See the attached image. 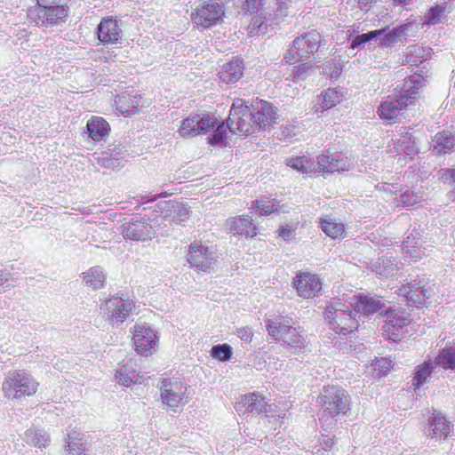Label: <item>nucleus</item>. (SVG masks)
I'll list each match as a JSON object with an SVG mask.
<instances>
[{"label": "nucleus", "instance_id": "nucleus-46", "mask_svg": "<svg viewBox=\"0 0 455 455\" xmlns=\"http://www.w3.org/2000/svg\"><path fill=\"white\" fill-rule=\"evenodd\" d=\"M314 72V68L312 66H308L307 63H302L301 65L296 66L292 70V80L294 82H299L305 80L307 76H309Z\"/></svg>", "mask_w": 455, "mask_h": 455}, {"label": "nucleus", "instance_id": "nucleus-36", "mask_svg": "<svg viewBox=\"0 0 455 455\" xmlns=\"http://www.w3.org/2000/svg\"><path fill=\"white\" fill-rule=\"evenodd\" d=\"M410 24H403L394 28L392 30L384 32L380 38V44L382 46H390L393 44L403 41L407 36Z\"/></svg>", "mask_w": 455, "mask_h": 455}, {"label": "nucleus", "instance_id": "nucleus-43", "mask_svg": "<svg viewBox=\"0 0 455 455\" xmlns=\"http://www.w3.org/2000/svg\"><path fill=\"white\" fill-rule=\"evenodd\" d=\"M233 349L228 344H219L213 346L211 349V355L220 361L225 362L231 358Z\"/></svg>", "mask_w": 455, "mask_h": 455}, {"label": "nucleus", "instance_id": "nucleus-63", "mask_svg": "<svg viewBox=\"0 0 455 455\" xmlns=\"http://www.w3.org/2000/svg\"><path fill=\"white\" fill-rule=\"evenodd\" d=\"M395 4L402 6L408 5L411 3V0H393Z\"/></svg>", "mask_w": 455, "mask_h": 455}, {"label": "nucleus", "instance_id": "nucleus-11", "mask_svg": "<svg viewBox=\"0 0 455 455\" xmlns=\"http://www.w3.org/2000/svg\"><path fill=\"white\" fill-rule=\"evenodd\" d=\"M224 14L221 5L212 0L204 1L196 6L190 14L192 23L196 28H208L215 25Z\"/></svg>", "mask_w": 455, "mask_h": 455}, {"label": "nucleus", "instance_id": "nucleus-32", "mask_svg": "<svg viewBox=\"0 0 455 455\" xmlns=\"http://www.w3.org/2000/svg\"><path fill=\"white\" fill-rule=\"evenodd\" d=\"M435 366V360L432 361L431 358H428L415 368L411 380L415 390L419 389L427 381Z\"/></svg>", "mask_w": 455, "mask_h": 455}, {"label": "nucleus", "instance_id": "nucleus-38", "mask_svg": "<svg viewBox=\"0 0 455 455\" xmlns=\"http://www.w3.org/2000/svg\"><path fill=\"white\" fill-rule=\"evenodd\" d=\"M23 440L36 447H46L50 441L49 435L40 429H28L23 435Z\"/></svg>", "mask_w": 455, "mask_h": 455}, {"label": "nucleus", "instance_id": "nucleus-12", "mask_svg": "<svg viewBox=\"0 0 455 455\" xmlns=\"http://www.w3.org/2000/svg\"><path fill=\"white\" fill-rule=\"evenodd\" d=\"M216 123L217 118L213 115L194 114L181 122L178 132L182 138L194 137L213 129Z\"/></svg>", "mask_w": 455, "mask_h": 455}, {"label": "nucleus", "instance_id": "nucleus-8", "mask_svg": "<svg viewBox=\"0 0 455 455\" xmlns=\"http://www.w3.org/2000/svg\"><path fill=\"white\" fill-rule=\"evenodd\" d=\"M134 307L132 299L113 296L100 305V314L113 326L119 327Z\"/></svg>", "mask_w": 455, "mask_h": 455}, {"label": "nucleus", "instance_id": "nucleus-15", "mask_svg": "<svg viewBox=\"0 0 455 455\" xmlns=\"http://www.w3.org/2000/svg\"><path fill=\"white\" fill-rule=\"evenodd\" d=\"M188 387L178 379H164L160 391L162 403L170 408L178 407L186 402Z\"/></svg>", "mask_w": 455, "mask_h": 455}, {"label": "nucleus", "instance_id": "nucleus-10", "mask_svg": "<svg viewBox=\"0 0 455 455\" xmlns=\"http://www.w3.org/2000/svg\"><path fill=\"white\" fill-rule=\"evenodd\" d=\"M122 233L124 237L126 239L146 241L158 234H167V230H163V228L159 226L158 221L155 217L149 220V222L145 219L135 220L123 226Z\"/></svg>", "mask_w": 455, "mask_h": 455}, {"label": "nucleus", "instance_id": "nucleus-18", "mask_svg": "<svg viewBox=\"0 0 455 455\" xmlns=\"http://www.w3.org/2000/svg\"><path fill=\"white\" fill-rule=\"evenodd\" d=\"M350 301L358 319L361 318L359 314L366 316H370L375 313L386 315L387 311L390 308V306H387L385 301L378 296H353Z\"/></svg>", "mask_w": 455, "mask_h": 455}, {"label": "nucleus", "instance_id": "nucleus-30", "mask_svg": "<svg viewBox=\"0 0 455 455\" xmlns=\"http://www.w3.org/2000/svg\"><path fill=\"white\" fill-rule=\"evenodd\" d=\"M322 231L332 239H342L346 236L345 225L335 218L325 216L320 219Z\"/></svg>", "mask_w": 455, "mask_h": 455}, {"label": "nucleus", "instance_id": "nucleus-61", "mask_svg": "<svg viewBox=\"0 0 455 455\" xmlns=\"http://www.w3.org/2000/svg\"><path fill=\"white\" fill-rule=\"evenodd\" d=\"M8 280V275L4 274L3 270H0V286L6 283Z\"/></svg>", "mask_w": 455, "mask_h": 455}, {"label": "nucleus", "instance_id": "nucleus-59", "mask_svg": "<svg viewBox=\"0 0 455 455\" xmlns=\"http://www.w3.org/2000/svg\"><path fill=\"white\" fill-rule=\"evenodd\" d=\"M442 179L445 181L455 180V169H446L442 172Z\"/></svg>", "mask_w": 455, "mask_h": 455}, {"label": "nucleus", "instance_id": "nucleus-4", "mask_svg": "<svg viewBox=\"0 0 455 455\" xmlns=\"http://www.w3.org/2000/svg\"><path fill=\"white\" fill-rule=\"evenodd\" d=\"M322 418L327 422L330 419L337 421L350 410V401L345 389L337 386L324 387L319 396Z\"/></svg>", "mask_w": 455, "mask_h": 455}, {"label": "nucleus", "instance_id": "nucleus-20", "mask_svg": "<svg viewBox=\"0 0 455 455\" xmlns=\"http://www.w3.org/2000/svg\"><path fill=\"white\" fill-rule=\"evenodd\" d=\"M451 428V422L441 412L434 411L427 419L425 434L428 438L435 440L448 437Z\"/></svg>", "mask_w": 455, "mask_h": 455}, {"label": "nucleus", "instance_id": "nucleus-2", "mask_svg": "<svg viewBox=\"0 0 455 455\" xmlns=\"http://www.w3.org/2000/svg\"><path fill=\"white\" fill-rule=\"evenodd\" d=\"M266 327L270 336L285 344L292 353L299 354L306 350L307 332L296 327L291 317L283 315H275L267 320Z\"/></svg>", "mask_w": 455, "mask_h": 455}, {"label": "nucleus", "instance_id": "nucleus-17", "mask_svg": "<svg viewBox=\"0 0 455 455\" xmlns=\"http://www.w3.org/2000/svg\"><path fill=\"white\" fill-rule=\"evenodd\" d=\"M29 18L37 27L58 24L68 15V9L62 5L41 4L34 11L29 12Z\"/></svg>", "mask_w": 455, "mask_h": 455}, {"label": "nucleus", "instance_id": "nucleus-28", "mask_svg": "<svg viewBox=\"0 0 455 455\" xmlns=\"http://www.w3.org/2000/svg\"><path fill=\"white\" fill-rule=\"evenodd\" d=\"M245 411L251 413H267L270 405L267 403L266 399L262 397L259 393H251L242 397L240 402Z\"/></svg>", "mask_w": 455, "mask_h": 455}, {"label": "nucleus", "instance_id": "nucleus-44", "mask_svg": "<svg viewBox=\"0 0 455 455\" xmlns=\"http://www.w3.org/2000/svg\"><path fill=\"white\" fill-rule=\"evenodd\" d=\"M67 455H85L86 443L82 439L72 437L68 435Z\"/></svg>", "mask_w": 455, "mask_h": 455}, {"label": "nucleus", "instance_id": "nucleus-21", "mask_svg": "<svg viewBox=\"0 0 455 455\" xmlns=\"http://www.w3.org/2000/svg\"><path fill=\"white\" fill-rule=\"evenodd\" d=\"M251 115L259 129H266L271 126L277 118L276 109L274 106L263 100H257L252 104Z\"/></svg>", "mask_w": 455, "mask_h": 455}, {"label": "nucleus", "instance_id": "nucleus-6", "mask_svg": "<svg viewBox=\"0 0 455 455\" xmlns=\"http://www.w3.org/2000/svg\"><path fill=\"white\" fill-rule=\"evenodd\" d=\"M227 125L230 132L241 135L251 134L258 128L248 106L240 98H235L233 101Z\"/></svg>", "mask_w": 455, "mask_h": 455}, {"label": "nucleus", "instance_id": "nucleus-55", "mask_svg": "<svg viewBox=\"0 0 455 455\" xmlns=\"http://www.w3.org/2000/svg\"><path fill=\"white\" fill-rule=\"evenodd\" d=\"M237 337L244 342H251L253 337V332L249 327H242L236 331Z\"/></svg>", "mask_w": 455, "mask_h": 455}, {"label": "nucleus", "instance_id": "nucleus-60", "mask_svg": "<svg viewBox=\"0 0 455 455\" xmlns=\"http://www.w3.org/2000/svg\"><path fill=\"white\" fill-rule=\"evenodd\" d=\"M405 244L416 246L418 244V242L415 240V237L412 235H410L406 237V240L403 242V248H405Z\"/></svg>", "mask_w": 455, "mask_h": 455}, {"label": "nucleus", "instance_id": "nucleus-64", "mask_svg": "<svg viewBox=\"0 0 455 455\" xmlns=\"http://www.w3.org/2000/svg\"><path fill=\"white\" fill-rule=\"evenodd\" d=\"M37 1V4L38 5L40 6L41 4H54L56 2V0H36Z\"/></svg>", "mask_w": 455, "mask_h": 455}, {"label": "nucleus", "instance_id": "nucleus-62", "mask_svg": "<svg viewBox=\"0 0 455 455\" xmlns=\"http://www.w3.org/2000/svg\"><path fill=\"white\" fill-rule=\"evenodd\" d=\"M394 188V186L393 185H389V184H383L381 187H380V189H383L384 191H388L390 193H393L394 190L392 189ZM397 191V188H395V192Z\"/></svg>", "mask_w": 455, "mask_h": 455}, {"label": "nucleus", "instance_id": "nucleus-5", "mask_svg": "<svg viewBox=\"0 0 455 455\" xmlns=\"http://www.w3.org/2000/svg\"><path fill=\"white\" fill-rule=\"evenodd\" d=\"M38 385V382L26 371L12 370L6 373L2 390L7 398L18 399L34 395Z\"/></svg>", "mask_w": 455, "mask_h": 455}, {"label": "nucleus", "instance_id": "nucleus-37", "mask_svg": "<svg viewBox=\"0 0 455 455\" xmlns=\"http://www.w3.org/2000/svg\"><path fill=\"white\" fill-rule=\"evenodd\" d=\"M287 166L299 172L310 174L315 170V161L309 159L306 156L291 157L286 160Z\"/></svg>", "mask_w": 455, "mask_h": 455}, {"label": "nucleus", "instance_id": "nucleus-16", "mask_svg": "<svg viewBox=\"0 0 455 455\" xmlns=\"http://www.w3.org/2000/svg\"><path fill=\"white\" fill-rule=\"evenodd\" d=\"M132 332V343L137 353L145 356L150 355L157 345L156 332L145 324H135Z\"/></svg>", "mask_w": 455, "mask_h": 455}, {"label": "nucleus", "instance_id": "nucleus-22", "mask_svg": "<svg viewBox=\"0 0 455 455\" xmlns=\"http://www.w3.org/2000/svg\"><path fill=\"white\" fill-rule=\"evenodd\" d=\"M97 36L101 43L110 44L118 43L123 32L116 20L104 18L97 27Z\"/></svg>", "mask_w": 455, "mask_h": 455}, {"label": "nucleus", "instance_id": "nucleus-50", "mask_svg": "<svg viewBox=\"0 0 455 455\" xmlns=\"http://www.w3.org/2000/svg\"><path fill=\"white\" fill-rule=\"evenodd\" d=\"M401 202L405 206H413L423 199V195L420 192H414L407 190L401 195Z\"/></svg>", "mask_w": 455, "mask_h": 455}, {"label": "nucleus", "instance_id": "nucleus-58", "mask_svg": "<svg viewBox=\"0 0 455 455\" xmlns=\"http://www.w3.org/2000/svg\"><path fill=\"white\" fill-rule=\"evenodd\" d=\"M279 235L288 241L293 237V229L288 227H283L279 229Z\"/></svg>", "mask_w": 455, "mask_h": 455}, {"label": "nucleus", "instance_id": "nucleus-14", "mask_svg": "<svg viewBox=\"0 0 455 455\" xmlns=\"http://www.w3.org/2000/svg\"><path fill=\"white\" fill-rule=\"evenodd\" d=\"M217 252L213 246H207L202 243H191L188 253V261L191 267L201 271L213 269L217 262Z\"/></svg>", "mask_w": 455, "mask_h": 455}, {"label": "nucleus", "instance_id": "nucleus-35", "mask_svg": "<svg viewBox=\"0 0 455 455\" xmlns=\"http://www.w3.org/2000/svg\"><path fill=\"white\" fill-rule=\"evenodd\" d=\"M435 364L444 370L455 371V346L442 348L435 357Z\"/></svg>", "mask_w": 455, "mask_h": 455}, {"label": "nucleus", "instance_id": "nucleus-48", "mask_svg": "<svg viewBox=\"0 0 455 455\" xmlns=\"http://www.w3.org/2000/svg\"><path fill=\"white\" fill-rule=\"evenodd\" d=\"M375 375L379 378L386 375L391 367V361L387 358L381 357L371 363Z\"/></svg>", "mask_w": 455, "mask_h": 455}, {"label": "nucleus", "instance_id": "nucleus-54", "mask_svg": "<svg viewBox=\"0 0 455 455\" xmlns=\"http://www.w3.org/2000/svg\"><path fill=\"white\" fill-rule=\"evenodd\" d=\"M403 251L404 258L409 259L411 261H416L421 258L422 251L416 246L405 244V248H403Z\"/></svg>", "mask_w": 455, "mask_h": 455}, {"label": "nucleus", "instance_id": "nucleus-19", "mask_svg": "<svg viewBox=\"0 0 455 455\" xmlns=\"http://www.w3.org/2000/svg\"><path fill=\"white\" fill-rule=\"evenodd\" d=\"M293 285L297 294L304 299H312L318 296L322 291V280L309 272H299L293 279Z\"/></svg>", "mask_w": 455, "mask_h": 455}, {"label": "nucleus", "instance_id": "nucleus-9", "mask_svg": "<svg viewBox=\"0 0 455 455\" xmlns=\"http://www.w3.org/2000/svg\"><path fill=\"white\" fill-rule=\"evenodd\" d=\"M386 320L382 326L383 336L389 340L398 341L410 334L408 325L411 323L410 315L404 310L391 309L387 311Z\"/></svg>", "mask_w": 455, "mask_h": 455}, {"label": "nucleus", "instance_id": "nucleus-45", "mask_svg": "<svg viewBox=\"0 0 455 455\" xmlns=\"http://www.w3.org/2000/svg\"><path fill=\"white\" fill-rule=\"evenodd\" d=\"M332 164L329 168V173L343 172L349 171L352 167V163L347 157L333 156Z\"/></svg>", "mask_w": 455, "mask_h": 455}, {"label": "nucleus", "instance_id": "nucleus-52", "mask_svg": "<svg viewBox=\"0 0 455 455\" xmlns=\"http://www.w3.org/2000/svg\"><path fill=\"white\" fill-rule=\"evenodd\" d=\"M299 132L300 127L293 124H288L281 127L280 133L277 134V137L281 140H289L296 136Z\"/></svg>", "mask_w": 455, "mask_h": 455}, {"label": "nucleus", "instance_id": "nucleus-7", "mask_svg": "<svg viewBox=\"0 0 455 455\" xmlns=\"http://www.w3.org/2000/svg\"><path fill=\"white\" fill-rule=\"evenodd\" d=\"M320 42L321 35L316 30H311L304 36L297 37L284 55L286 63L293 64L308 60L311 54L318 50Z\"/></svg>", "mask_w": 455, "mask_h": 455}, {"label": "nucleus", "instance_id": "nucleus-29", "mask_svg": "<svg viewBox=\"0 0 455 455\" xmlns=\"http://www.w3.org/2000/svg\"><path fill=\"white\" fill-rule=\"evenodd\" d=\"M400 268L401 263L397 259L388 255L371 264L372 271L384 277L395 275Z\"/></svg>", "mask_w": 455, "mask_h": 455}, {"label": "nucleus", "instance_id": "nucleus-27", "mask_svg": "<svg viewBox=\"0 0 455 455\" xmlns=\"http://www.w3.org/2000/svg\"><path fill=\"white\" fill-rule=\"evenodd\" d=\"M82 279L87 287L99 290L105 286L107 274L103 267L94 266L82 273Z\"/></svg>", "mask_w": 455, "mask_h": 455}, {"label": "nucleus", "instance_id": "nucleus-51", "mask_svg": "<svg viewBox=\"0 0 455 455\" xmlns=\"http://www.w3.org/2000/svg\"><path fill=\"white\" fill-rule=\"evenodd\" d=\"M333 156H325L321 155L318 156L316 158V162H315V170L314 172H328L329 173V168L331 167L332 162Z\"/></svg>", "mask_w": 455, "mask_h": 455}, {"label": "nucleus", "instance_id": "nucleus-26", "mask_svg": "<svg viewBox=\"0 0 455 455\" xmlns=\"http://www.w3.org/2000/svg\"><path fill=\"white\" fill-rule=\"evenodd\" d=\"M133 365L134 363L131 360L119 367L116 372V379L118 383L125 387L141 383L143 376L134 369Z\"/></svg>", "mask_w": 455, "mask_h": 455}, {"label": "nucleus", "instance_id": "nucleus-24", "mask_svg": "<svg viewBox=\"0 0 455 455\" xmlns=\"http://www.w3.org/2000/svg\"><path fill=\"white\" fill-rule=\"evenodd\" d=\"M226 228L233 235L254 237L257 235V228L253 224L252 217L243 215L227 220Z\"/></svg>", "mask_w": 455, "mask_h": 455}, {"label": "nucleus", "instance_id": "nucleus-57", "mask_svg": "<svg viewBox=\"0 0 455 455\" xmlns=\"http://www.w3.org/2000/svg\"><path fill=\"white\" fill-rule=\"evenodd\" d=\"M288 2L289 1H280V3H277V8L275 10V16L278 17H285L288 15Z\"/></svg>", "mask_w": 455, "mask_h": 455}, {"label": "nucleus", "instance_id": "nucleus-33", "mask_svg": "<svg viewBox=\"0 0 455 455\" xmlns=\"http://www.w3.org/2000/svg\"><path fill=\"white\" fill-rule=\"evenodd\" d=\"M110 130L108 123L102 117L93 116L87 123L89 137L95 141H100L108 134Z\"/></svg>", "mask_w": 455, "mask_h": 455}, {"label": "nucleus", "instance_id": "nucleus-49", "mask_svg": "<svg viewBox=\"0 0 455 455\" xmlns=\"http://www.w3.org/2000/svg\"><path fill=\"white\" fill-rule=\"evenodd\" d=\"M394 145L398 154H404L411 158H412V156L417 153V150L414 148V146L410 140H403V141L398 140L394 143Z\"/></svg>", "mask_w": 455, "mask_h": 455}, {"label": "nucleus", "instance_id": "nucleus-34", "mask_svg": "<svg viewBox=\"0 0 455 455\" xmlns=\"http://www.w3.org/2000/svg\"><path fill=\"white\" fill-rule=\"evenodd\" d=\"M455 147V136L448 131L438 132L433 140V150L437 154L451 152Z\"/></svg>", "mask_w": 455, "mask_h": 455}, {"label": "nucleus", "instance_id": "nucleus-23", "mask_svg": "<svg viewBox=\"0 0 455 455\" xmlns=\"http://www.w3.org/2000/svg\"><path fill=\"white\" fill-rule=\"evenodd\" d=\"M398 294L403 296L410 306L419 307L426 299L431 297L428 289L421 285L420 282L408 283L398 289Z\"/></svg>", "mask_w": 455, "mask_h": 455}, {"label": "nucleus", "instance_id": "nucleus-31", "mask_svg": "<svg viewBox=\"0 0 455 455\" xmlns=\"http://www.w3.org/2000/svg\"><path fill=\"white\" fill-rule=\"evenodd\" d=\"M141 102V97L139 94L129 95L122 94L117 95L115 103L116 109L123 115L131 116L137 112V109Z\"/></svg>", "mask_w": 455, "mask_h": 455}, {"label": "nucleus", "instance_id": "nucleus-53", "mask_svg": "<svg viewBox=\"0 0 455 455\" xmlns=\"http://www.w3.org/2000/svg\"><path fill=\"white\" fill-rule=\"evenodd\" d=\"M228 129L227 124H219L216 129L213 131L212 137L209 138L211 144H218L222 142L227 135V130Z\"/></svg>", "mask_w": 455, "mask_h": 455}, {"label": "nucleus", "instance_id": "nucleus-40", "mask_svg": "<svg viewBox=\"0 0 455 455\" xmlns=\"http://www.w3.org/2000/svg\"><path fill=\"white\" fill-rule=\"evenodd\" d=\"M254 208L259 215H269L272 212H278L281 210L279 202L275 199H269L267 197H261L254 202Z\"/></svg>", "mask_w": 455, "mask_h": 455}, {"label": "nucleus", "instance_id": "nucleus-41", "mask_svg": "<svg viewBox=\"0 0 455 455\" xmlns=\"http://www.w3.org/2000/svg\"><path fill=\"white\" fill-rule=\"evenodd\" d=\"M251 15L252 17L248 26V29L251 34L256 33L258 31H262L264 33L267 28L272 25L268 23V19L267 17L265 10L263 9H260L259 12H256Z\"/></svg>", "mask_w": 455, "mask_h": 455}, {"label": "nucleus", "instance_id": "nucleus-13", "mask_svg": "<svg viewBox=\"0 0 455 455\" xmlns=\"http://www.w3.org/2000/svg\"><path fill=\"white\" fill-rule=\"evenodd\" d=\"M160 214L156 218L163 230H167L172 223L180 224L189 218V208L187 204L176 201H165L159 205Z\"/></svg>", "mask_w": 455, "mask_h": 455}, {"label": "nucleus", "instance_id": "nucleus-47", "mask_svg": "<svg viewBox=\"0 0 455 455\" xmlns=\"http://www.w3.org/2000/svg\"><path fill=\"white\" fill-rule=\"evenodd\" d=\"M444 7L439 5L432 7L425 17L426 22L431 25L440 23L444 18Z\"/></svg>", "mask_w": 455, "mask_h": 455}, {"label": "nucleus", "instance_id": "nucleus-39", "mask_svg": "<svg viewBox=\"0 0 455 455\" xmlns=\"http://www.w3.org/2000/svg\"><path fill=\"white\" fill-rule=\"evenodd\" d=\"M342 100L343 94L340 92L329 88L322 93L318 99V104L323 110H327L340 103Z\"/></svg>", "mask_w": 455, "mask_h": 455}, {"label": "nucleus", "instance_id": "nucleus-56", "mask_svg": "<svg viewBox=\"0 0 455 455\" xmlns=\"http://www.w3.org/2000/svg\"><path fill=\"white\" fill-rule=\"evenodd\" d=\"M261 4V0H245L244 9L253 14L260 11Z\"/></svg>", "mask_w": 455, "mask_h": 455}, {"label": "nucleus", "instance_id": "nucleus-25", "mask_svg": "<svg viewBox=\"0 0 455 455\" xmlns=\"http://www.w3.org/2000/svg\"><path fill=\"white\" fill-rule=\"evenodd\" d=\"M243 74L242 60L235 58L225 64L219 72L220 79L226 84L236 83Z\"/></svg>", "mask_w": 455, "mask_h": 455}, {"label": "nucleus", "instance_id": "nucleus-1", "mask_svg": "<svg viewBox=\"0 0 455 455\" xmlns=\"http://www.w3.org/2000/svg\"><path fill=\"white\" fill-rule=\"evenodd\" d=\"M426 78L420 74L408 77L399 95H389L379 107L378 114L386 122H392L398 117L400 112L412 104L419 94V90L426 85Z\"/></svg>", "mask_w": 455, "mask_h": 455}, {"label": "nucleus", "instance_id": "nucleus-42", "mask_svg": "<svg viewBox=\"0 0 455 455\" xmlns=\"http://www.w3.org/2000/svg\"><path fill=\"white\" fill-rule=\"evenodd\" d=\"M386 30H387V28L377 30H371L367 33L358 35L352 40L350 48L362 49L364 47L366 43L381 36V35H383Z\"/></svg>", "mask_w": 455, "mask_h": 455}, {"label": "nucleus", "instance_id": "nucleus-3", "mask_svg": "<svg viewBox=\"0 0 455 455\" xmlns=\"http://www.w3.org/2000/svg\"><path fill=\"white\" fill-rule=\"evenodd\" d=\"M324 318L330 328L339 335H347L359 326V319L351 301L334 300L327 305Z\"/></svg>", "mask_w": 455, "mask_h": 455}]
</instances>
